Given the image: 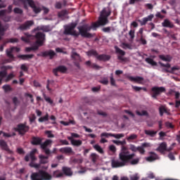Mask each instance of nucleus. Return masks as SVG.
Here are the masks:
<instances>
[{"mask_svg": "<svg viewBox=\"0 0 180 180\" xmlns=\"http://www.w3.org/2000/svg\"><path fill=\"white\" fill-rule=\"evenodd\" d=\"M15 77V75L13 73H11L10 75H8L6 82H8V81H10V79H12Z\"/></svg>", "mask_w": 180, "mask_h": 180, "instance_id": "obj_60", "label": "nucleus"}, {"mask_svg": "<svg viewBox=\"0 0 180 180\" xmlns=\"http://www.w3.org/2000/svg\"><path fill=\"white\" fill-rule=\"evenodd\" d=\"M40 164H47L49 162V156H44L43 155H39Z\"/></svg>", "mask_w": 180, "mask_h": 180, "instance_id": "obj_24", "label": "nucleus"}, {"mask_svg": "<svg viewBox=\"0 0 180 180\" xmlns=\"http://www.w3.org/2000/svg\"><path fill=\"white\" fill-rule=\"evenodd\" d=\"M6 77V71L0 72V84L2 82V79Z\"/></svg>", "mask_w": 180, "mask_h": 180, "instance_id": "obj_46", "label": "nucleus"}, {"mask_svg": "<svg viewBox=\"0 0 180 180\" xmlns=\"http://www.w3.org/2000/svg\"><path fill=\"white\" fill-rule=\"evenodd\" d=\"M14 13H22L23 11H22V9H20L19 8H14Z\"/></svg>", "mask_w": 180, "mask_h": 180, "instance_id": "obj_62", "label": "nucleus"}, {"mask_svg": "<svg viewBox=\"0 0 180 180\" xmlns=\"http://www.w3.org/2000/svg\"><path fill=\"white\" fill-rule=\"evenodd\" d=\"M49 121V114L46 113L45 116L40 117L38 120V122H39V123H43V122H47Z\"/></svg>", "mask_w": 180, "mask_h": 180, "instance_id": "obj_36", "label": "nucleus"}, {"mask_svg": "<svg viewBox=\"0 0 180 180\" xmlns=\"http://www.w3.org/2000/svg\"><path fill=\"white\" fill-rule=\"evenodd\" d=\"M87 56H89V57L94 56V57H97L98 60H103L104 61H108V60H110V56L108 55H101L98 56V53L95 51H90L87 52Z\"/></svg>", "mask_w": 180, "mask_h": 180, "instance_id": "obj_9", "label": "nucleus"}, {"mask_svg": "<svg viewBox=\"0 0 180 180\" xmlns=\"http://www.w3.org/2000/svg\"><path fill=\"white\" fill-rule=\"evenodd\" d=\"M18 41H19V39H18V38H11L8 40V43H18Z\"/></svg>", "mask_w": 180, "mask_h": 180, "instance_id": "obj_58", "label": "nucleus"}, {"mask_svg": "<svg viewBox=\"0 0 180 180\" xmlns=\"http://www.w3.org/2000/svg\"><path fill=\"white\" fill-rule=\"evenodd\" d=\"M0 147L2 150H5L6 151H9V148L8 147V144L4 140L0 141Z\"/></svg>", "mask_w": 180, "mask_h": 180, "instance_id": "obj_27", "label": "nucleus"}, {"mask_svg": "<svg viewBox=\"0 0 180 180\" xmlns=\"http://www.w3.org/2000/svg\"><path fill=\"white\" fill-rule=\"evenodd\" d=\"M108 149L109 151H111V153H112V154H115V153H116V146H115V145H110L108 146Z\"/></svg>", "mask_w": 180, "mask_h": 180, "instance_id": "obj_45", "label": "nucleus"}, {"mask_svg": "<svg viewBox=\"0 0 180 180\" xmlns=\"http://www.w3.org/2000/svg\"><path fill=\"white\" fill-rule=\"evenodd\" d=\"M140 154H144V153H146V150H144V148L143 146H139L138 147V150Z\"/></svg>", "mask_w": 180, "mask_h": 180, "instance_id": "obj_55", "label": "nucleus"}, {"mask_svg": "<svg viewBox=\"0 0 180 180\" xmlns=\"http://www.w3.org/2000/svg\"><path fill=\"white\" fill-rule=\"evenodd\" d=\"M34 25V22L33 20H29L25 22L23 25L20 26L19 29L20 30H27L30 29L31 26H33Z\"/></svg>", "mask_w": 180, "mask_h": 180, "instance_id": "obj_13", "label": "nucleus"}, {"mask_svg": "<svg viewBox=\"0 0 180 180\" xmlns=\"http://www.w3.org/2000/svg\"><path fill=\"white\" fill-rule=\"evenodd\" d=\"M60 153L63 154H75L74 150H72V148L71 147H63L59 149Z\"/></svg>", "mask_w": 180, "mask_h": 180, "instance_id": "obj_18", "label": "nucleus"}, {"mask_svg": "<svg viewBox=\"0 0 180 180\" xmlns=\"http://www.w3.org/2000/svg\"><path fill=\"white\" fill-rule=\"evenodd\" d=\"M153 18H154V15L150 14L148 17H145L142 20H139V22L141 24V26H144L147 25V22H151Z\"/></svg>", "mask_w": 180, "mask_h": 180, "instance_id": "obj_15", "label": "nucleus"}, {"mask_svg": "<svg viewBox=\"0 0 180 180\" xmlns=\"http://www.w3.org/2000/svg\"><path fill=\"white\" fill-rule=\"evenodd\" d=\"M34 120H36V115H34V114H32L30 117V123H33L34 122Z\"/></svg>", "mask_w": 180, "mask_h": 180, "instance_id": "obj_59", "label": "nucleus"}, {"mask_svg": "<svg viewBox=\"0 0 180 180\" xmlns=\"http://www.w3.org/2000/svg\"><path fill=\"white\" fill-rule=\"evenodd\" d=\"M130 180H139L140 179V174L139 173H135L129 176Z\"/></svg>", "mask_w": 180, "mask_h": 180, "instance_id": "obj_37", "label": "nucleus"}, {"mask_svg": "<svg viewBox=\"0 0 180 180\" xmlns=\"http://www.w3.org/2000/svg\"><path fill=\"white\" fill-rule=\"evenodd\" d=\"M180 106V99L175 101V108H179Z\"/></svg>", "mask_w": 180, "mask_h": 180, "instance_id": "obj_64", "label": "nucleus"}, {"mask_svg": "<svg viewBox=\"0 0 180 180\" xmlns=\"http://www.w3.org/2000/svg\"><path fill=\"white\" fill-rule=\"evenodd\" d=\"M36 39L37 41L34 46L25 49L27 53H30L32 50H38L40 46H43V43H44V40L46 39V35L41 32H37L36 34Z\"/></svg>", "mask_w": 180, "mask_h": 180, "instance_id": "obj_4", "label": "nucleus"}, {"mask_svg": "<svg viewBox=\"0 0 180 180\" xmlns=\"http://www.w3.org/2000/svg\"><path fill=\"white\" fill-rule=\"evenodd\" d=\"M146 63H148V64H150V65H153L155 66L157 65V63L155 61H154V60L148 58L146 59Z\"/></svg>", "mask_w": 180, "mask_h": 180, "instance_id": "obj_40", "label": "nucleus"}, {"mask_svg": "<svg viewBox=\"0 0 180 180\" xmlns=\"http://www.w3.org/2000/svg\"><path fill=\"white\" fill-rule=\"evenodd\" d=\"M129 148L131 151H134V153H136L138 150L139 147H136L134 146V145L131 144L129 145Z\"/></svg>", "mask_w": 180, "mask_h": 180, "instance_id": "obj_50", "label": "nucleus"}, {"mask_svg": "<svg viewBox=\"0 0 180 180\" xmlns=\"http://www.w3.org/2000/svg\"><path fill=\"white\" fill-rule=\"evenodd\" d=\"M53 175L55 178H61L63 176V172H60V170H56L53 172Z\"/></svg>", "mask_w": 180, "mask_h": 180, "instance_id": "obj_35", "label": "nucleus"}, {"mask_svg": "<svg viewBox=\"0 0 180 180\" xmlns=\"http://www.w3.org/2000/svg\"><path fill=\"white\" fill-rule=\"evenodd\" d=\"M3 89L6 92H9V91H11V86L6 84V85L3 86Z\"/></svg>", "mask_w": 180, "mask_h": 180, "instance_id": "obj_51", "label": "nucleus"}, {"mask_svg": "<svg viewBox=\"0 0 180 180\" xmlns=\"http://www.w3.org/2000/svg\"><path fill=\"white\" fill-rule=\"evenodd\" d=\"M20 2L23 4L25 9H27V6H30L34 13H40L41 12V9L44 11V13L47 15V13L50 11V10L46 7H40L38 2H34L33 0H18Z\"/></svg>", "mask_w": 180, "mask_h": 180, "instance_id": "obj_3", "label": "nucleus"}, {"mask_svg": "<svg viewBox=\"0 0 180 180\" xmlns=\"http://www.w3.org/2000/svg\"><path fill=\"white\" fill-rule=\"evenodd\" d=\"M101 84H103V85H108L109 84V80H108V78H104L100 81Z\"/></svg>", "mask_w": 180, "mask_h": 180, "instance_id": "obj_54", "label": "nucleus"}, {"mask_svg": "<svg viewBox=\"0 0 180 180\" xmlns=\"http://www.w3.org/2000/svg\"><path fill=\"white\" fill-rule=\"evenodd\" d=\"M53 144V141L48 139L44 143L41 144V148L44 150L46 154H50V149L47 148L49 146Z\"/></svg>", "mask_w": 180, "mask_h": 180, "instance_id": "obj_10", "label": "nucleus"}, {"mask_svg": "<svg viewBox=\"0 0 180 180\" xmlns=\"http://www.w3.org/2000/svg\"><path fill=\"white\" fill-rule=\"evenodd\" d=\"M150 155L148 158H146V161H149L150 162L153 161H155V160H158V155L154 153H150Z\"/></svg>", "mask_w": 180, "mask_h": 180, "instance_id": "obj_22", "label": "nucleus"}, {"mask_svg": "<svg viewBox=\"0 0 180 180\" xmlns=\"http://www.w3.org/2000/svg\"><path fill=\"white\" fill-rule=\"evenodd\" d=\"M159 64L161 67H165V68H171V64L169 63L164 64L161 62H159Z\"/></svg>", "mask_w": 180, "mask_h": 180, "instance_id": "obj_52", "label": "nucleus"}, {"mask_svg": "<svg viewBox=\"0 0 180 180\" xmlns=\"http://www.w3.org/2000/svg\"><path fill=\"white\" fill-rule=\"evenodd\" d=\"M43 96L46 101V102H48V103H50V105H53V100L50 97H48L46 96V94H43Z\"/></svg>", "mask_w": 180, "mask_h": 180, "instance_id": "obj_44", "label": "nucleus"}, {"mask_svg": "<svg viewBox=\"0 0 180 180\" xmlns=\"http://www.w3.org/2000/svg\"><path fill=\"white\" fill-rule=\"evenodd\" d=\"M127 78L129 81H131V82H136V84H143V81H144V78L141 77L128 76Z\"/></svg>", "mask_w": 180, "mask_h": 180, "instance_id": "obj_16", "label": "nucleus"}, {"mask_svg": "<svg viewBox=\"0 0 180 180\" xmlns=\"http://www.w3.org/2000/svg\"><path fill=\"white\" fill-rule=\"evenodd\" d=\"M5 32V28L2 26V24L0 22V40L2 39V36H4V32Z\"/></svg>", "mask_w": 180, "mask_h": 180, "instance_id": "obj_48", "label": "nucleus"}, {"mask_svg": "<svg viewBox=\"0 0 180 180\" xmlns=\"http://www.w3.org/2000/svg\"><path fill=\"white\" fill-rule=\"evenodd\" d=\"M162 26L163 27H169L170 29H172V27H174V23H172L169 20L165 19L162 22Z\"/></svg>", "mask_w": 180, "mask_h": 180, "instance_id": "obj_20", "label": "nucleus"}, {"mask_svg": "<svg viewBox=\"0 0 180 180\" xmlns=\"http://www.w3.org/2000/svg\"><path fill=\"white\" fill-rule=\"evenodd\" d=\"M134 91H136V92H139L143 89V87H139L137 86H131Z\"/></svg>", "mask_w": 180, "mask_h": 180, "instance_id": "obj_56", "label": "nucleus"}, {"mask_svg": "<svg viewBox=\"0 0 180 180\" xmlns=\"http://www.w3.org/2000/svg\"><path fill=\"white\" fill-rule=\"evenodd\" d=\"M136 115H138V116H147L148 115L147 111L146 110H141V111L136 110Z\"/></svg>", "mask_w": 180, "mask_h": 180, "instance_id": "obj_42", "label": "nucleus"}, {"mask_svg": "<svg viewBox=\"0 0 180 180\" xmlns=\"http://www.w3.org/2000/svg\"><path fill=\"white\" fill-rule=\"evenodd\" d=\"M140 161V158H136L135 159H133L131 161V165H137L139 164V162Z\"/></svg>", "mask_w": 180, "mask_h": 180, "instance_id": "obj_47", "label": "nucleus"}, {"mask_svg": "<svg viewBox=\"0 0 180 180\" xmlns=\"http://www.w3.org/2000/svg\"><path fill=\"white\" fill-rule=\"evenodd\" d=\"M112 133L103 132L101 134V137H103L104 139H109L110 137H112Z\"/></svg>", "mask_w": 180, "mask_h": 180, "instance_id": "obj_38", "label": "nucleus"}, {"mask_svg": "<svg viewBox=\"0 0 180 180\" xmlns=\"http://www.w3.org/2000/svg\"><path fill=\"white\" fill-rule=\"evenodd\" d=\"M67 71V68L65 66H59L53 70V74L57 75V72H65Z\"/></svg>", "mask_w": 180, "mask_h": 180, "instance_id": "obj_23", "label": "nucleus"}, {"mask_svg": "<svg viewBox=\"0 0 180 180\" xmlns=\"http://www.w3.org/2000/svg\"><path fill=\"white\" fill-rule=\"evenodd\" d=\"M110 84L112 85V86H116V80L113 78L112 74L110 76Z\"/></svg>", "mask_w": 180, "mask_h": 180, "instance_id": "obj_49", "label": "nucleus"}, {"mask_svg": "<svg viewBox=\"0 0 180 180\" xmlns=\"http://www.w3.org/2000/svg\"><path fill=\"white\" fill-rule=\"evenodd\" d=\"M72 146H81L82 144V141L75 139L74 141H72Z\"/></svg>", "mask_w": 180, "mask_h": 180, "instance_id": "obj_43", "label": "nucleus"}, {"mask_svg": "<svg viewBox=\"0 0 180 180\" xmlns=\"http://www.w3.org/2000/svg\"><path fill=\"white\" fill-rule=\"evenodd\" d=\"M16 131H18L20 134H25L27 130H29V127L25 125V124H19L18 127L15 129Z\"/></svg>", "mask_w": 180, "mask_h": 180, "instance_id": "obj_12", "label": "nucleus"}, {"mask_svg": "<svg viewBox=\"0 0 180 180\" xmlns=\"http://www.w3.org/2000/svg\"><path fill=\"white\" fill-rule=\"evenodd\" d=\"M110 16V9L107 7L104 8L100 13L98 20L97 22L93 23L91 26L84 25L79 28V34L82 37H87V39H91L92 37V34L89 33L91 29H96L99 26H105L109 23V20L108 18Z\"/></svg>", "mask_w": 180, "mask_h": 180, "instance_id": "obj_1", "label": "nucleus"}, {"mask_svg": "<svg viewBox=\"0 0 180 180\" xmlns=\"http://www.w3.org/2000/svg\"><path fill=\"white\" fill-rule=\"evenodd\" d=\"M157 150L158 151H160V153H164V151H167V143L162 142L160 143Z\"/></svg>", "mask_w": 180, "mask_h": 180, "instance_id": "obj_25", "label": "nucleus"}, {"mask_svg": "<svg viewBox=\"0 0 180 180\" xmlns=\"http://www.w3.org/2000/svg\"><path fill=\"white\" fill-rule=\"evenodd\" d=\"M152 91V98L154 99H157V96L158 95H160V94H162V92H165V87L164 86H154L151 89Z\"/></svg>", "mask_w": 180, "mask_h": 180, "instance_id": "obj_8", "label": "nucleus"}, {"mask_svg": "<svg viewBox=\"0 0 180 180\" xmlns=\"http://www.w3.org/2000/svg\"><path fill=\"white\" fill-rule=\"evenodd\" d=\"M37 30H42V32H51V28L49 25H40L34 30V32Z\"/></svg>", "mask_w": 180, "mask_h": 180, "instance_id": "obj_19", "label": "nucleus"}, {"mask_svg": "<svg viewBox=\"0 0 180 180\" xmlns=\"http://www.w3.org/2000/svg\"><path fill=\"white\" fill-rule=\"evenodd\" d=\"M159 112H160V116H163L164 113H167L168 114V112L167 111V108H165V106H164V105H161L159 108Z\"/></svg>", "mask_w": 180, "mask_h": 180, "instance_id": "obj_31", "label": "nucleus"}, {"mask_svg": "<svg viewBox=\"0 0 180 180\" xmlns=\"http://www.w3.org/2000/svg\"><path fill=\"white\" fill-rule=\"evenodd\" d=\"M122 49H130V44H127V43H123L121 46Z\"/></svg>", "mask_w": 180, "mask_h": 180, "instance_id": "obj_61", "label": "nucleus"}, {"mask_svg": "<svg viewBox=\"0 0 180 180\" xmlns=\"http://www.w3.org/2000/svg\"><path fill=\"white\" fill-rule=\"evenodd\" d=\"M91 158L93 162H96L99 158V155H96V153H91Z\"/></svg>", "mask_w": 180, "mask_h": 180, "instance_id": "obj_39", "label": "nucleus"}, {"mask_svg": "<svg viewBox=\"0 0 180 180\" xmlns=\"http://www.w3.org/2000/svg\"><path fill=\"white\" fill-rule=\"evenodd\" d=\"M77 27V24L72 23L65 26V34H70L71 36H79V32L75 31L74 29Z\"/></svg>", "mask_w": 180, "mask_h": 180, "instance_id": "obj_7", "label": "nucleus"}, {"mask_svg": "<svg viewBox=\"0 0 180 180\" xmlns=\"http://www.w3.org/2000/svg\"><path fill=\"white\" fill-rule=\"evenodd\" d=\"M20 49L18 47H11L9 49L6 50V54L9 58H13V55L12 53H19Z\"/></svg>", "mask_w": 180, "mask_h": 180, "instance_id": "obj_11", "label": "nucleus"}, {"mask_svg": "<svg viewBox=\"0 0 180 180\" xmlns=\"http://www.w3.org/2000/svg\"><path fill=\"white\" fill-rule=\"evenodd\" d=\"M34 25V22L33 20H29L25 22L23 25L20 26L19 29L20 30H27L30 29L31 26H33Z\"/></svg>", "mask_w": 180, "mask_h": 180, "instance_id": "obj_14", "label": "nucleus"}, {"mask_svg": "<svg viewBox=\"0 0 180 180\" xmlns=\"http://www.w3.org/2000/svg\"><path fill=\"white\" fill-rule=\"evenodd\" d=\"M144 131L147 136H150V137H154V136L157 134V131H154L153 130H145Z\"/></svg>", "mask_w": 180, "mask_h": 180, "instance_id": "obj_33", "label": "nucleus"}, {"mask_svg": "<svg viewBox=\"0 0 180 180\" xmlns=\"http://www.w3.org/2000/svg\"><path fill=\"white\" fill-rule=\"evenodd\" d=\"M136 139H137V135L136 134H132L129 135L128 137H127V141H129V143H131V141H133L134 140H136Z\"/></svg>", "mask_w": 180, "mask_h": 180, "instance_id": "obj_30", "label": "nucleus"}, {"mask_svg": "<svg viewBox=\"0 0 180 180\" xmlns=\"http://www.w3.org/2000/svg\"><path fill=\"white\" fill-rule=\"evenodd\" d=\"M40 143H41V139H40V138L34 137L32 139V144L34 146H38V144H40Z\"/></svg>", "mask_w": 180, "mask_h": 180, "instance_id": "obj_32", "label": "nucleus"}, {"mask_svg": "<svg viewBox=\"0 0 180 180\" xmlns=\"http://www.w3.org/2000/svg\"><path fill=\"white\" fill-rule=\"evenodd\" d=\"M115 49L117 54H119V56L117 57L118 60H120V61H124V58H123V56H124V54H126V53L117 46H115Z\"/></svg>", "mask_w": 180, "mask_h": 180, "instance_id": "obj_17", "label": "nucleus"}, {"mask_svg": "<svg viewBox=\"0 0 180 180\" xmlns=\"http://www.w3.org/2000/svg\"><path fill=\"white\" fill-rule=\"evenodd\" d=\"M136 157V154L130 153L127 148L122 146L121 153L119 154V159H112L111 160V165L112 168H120L124 167L130 161Z\"/></svg>", "mask_w": 180, "mask_h": 180, "instance_id": "obj_2", "label": "nucleus"}, {"mask_svg": "<svg viewBox=\"0 0 180 180\" xmlns=\"http://www.w3.org/2000/svg\"><path fill=\"white\" fill-rule=\"evenodd\" d=\"M129 34L131 39H134V30H131L129 32Z\"/></svg>", "mask_w": 180, "mask_h": 180, "instance_id": "obj_63", "label": "nucleus"}, {"mask_svg": "<svg viewBox=\"0 0 180 180\" xmlns=\"http://www.w3.org/2000/svg\"><path fill=\"white\" fill-rule=\"evenodd\" d=\"M37 151V149H33L30 154L27 155L25 157V160L27 162H29L30 160H31V162L30 163V167L32 168H40V165L37 163H34V161L37 160L36 156H34V153Z\"/></svg>", "mask_w": 180, "mask_h": 180, "instance_id": "obj_6", "label": "nucleus"}, {"mask_svg": "<svg viewBox=\"0 0 180 180\" xmlns=\"http://www.w3.org/2000/svg\"><path fill=\"white\" fill-rule=\"evenodd\" d=\"M34 55L30 54V55H20L18 56L19 58H22V60H29L30 58H33Z\"/></svg>", "mask_w": 180, "mask_h": 180, "instance_id": "obj_29", "label": "nucleus"}, {"mask_svg": "<svg viewBox=\"0 0 180 180\" xmlns=\"http://www.w3.org/2000/svg\"><path fill=\"white\" fill-rule=\"evenodd\" d=\"M42 56L44 57H50V58H53V57H54V56H56V52H54V51L53 50H49V51H46L45 52L42 53Z\"/></svg>", "mask_w": 180, "mask_h": 180, "instance_id": "obj_21", "label": "nucleus"}, {"mask_svg": "<svg viewBox=\"0 0 180 180\" xmlns=\"http://www.w3.org/2000/svg\"><path fill=\"white\" fill-rule=\"evenodd\" d=\"M112 27H107L103 29V32H105V33H109L110 31H112Z\"/></svg>", "mask_w": 180, "mask_h": 180, "instance_id": "obj_57", "label": "nucleus"}, {"mask_svg": "<svg viewBox=\"0 0 180 180\" xmlns=\"http://www.w3.org/2000/svg\"><path fill=\"white\" fill-rule=\"evenodd\" d=\"M112 137L117 139H123V137H124V134H112Z\"/></svg>", "mask_w": 180, "mask_h": 180, "instance_id": "obj_41", "label": "nucleus"}, {"mask_svg": "<svg viewBox=\"0 0 180 180\" xmlns=\"http://www.w3.org/2000/svg\"><path fill=\"white\" fill-rule=\"evenodd\" d=\"M53 176L46 171L40 170L38 173L31 174L32 180H51Z\"/></svg>", "mask_w": 180, "mask_h": 180, "instance_id": "obj_5", "label": "nucleus"}, {"mask_svg": "<svg viewBox=\"0 0 180 180\" xmlns=\"http://www.w3.org/2000/svg\"><path fill=\"white\" fill-rule=\"evenodd\" d=\"M63 171L67 176H71V175H72V171H71L70 167H63Z\"/></svg>", "mask_w": 180, "mask_h": 180, "instance_id": "obj_28", "label": "nucleus"}, {"mask_svg": "<svg viewBox=\"0 0 180 180\" xmlns=\"http://www.w3.org/2000/svg\"><path fill=\"white\" fill-rule=\"evenodd\" d=\"M159 57L160 60H162V61H166V63H170V61L172 60V57H171L169 55H160Z\"/></svg>", "mask_w": 180, "mask_h": 180, "instance_id": "obj_26", "label": "nucleus"}, {"mask_svg": "<svg viewBox=\"0 0 180 180\" xmlns=\"http://www.w3.org/2000/svg\"><path fill=\"white\" fill-rule=\"evenodd\" d=\"M139 41L141 44H147V41L144 39L143 35L141 36Z\"/></svg>", "mask_w": 180, "mask_h": 180, "instance_id": "obj_53", "label": "nucleus"}, {"mask_svg": "<svg viewBox=\"0 0 180 180\" xmlns=\"http://www.w3.org/2000/svg\"><path fill=\"white\" fill-rule=\"evenodd\" d=\"M93 147L96 151H98V153H100V154H103V149H102V147H101V146L96 144L94 145Z\"/></svg>", "mask_w": 180, "mask_h": 180, "instance_id": "obj_34", "label": "nucleus"}]
</instances>
